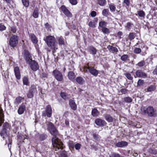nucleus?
Wrapping results in <instances>:
<instances>
[{
    "label": "nucleus",
    "mask_w": 157,
    "mask_h": 157,
    "mask_svg": "<svg viewBox=\"0 0 157 157\" xmlns=\"http://www.w3.org/2000/svg\"><path fill=\"white\" fill-rule=\"evenodd\" d=\"M65 124L66 125L68 126L69 124V123L68 120H66L65 121Z\"/></svg>",
    "instance_id": "obj_64"
},
{
    "label": "nucleus",
    "mask_w": 157,
    "mask_h": 157,
    "mask_svg": "<svg viewBox=\"0 0 157 157\" xmlns=\"http://www.w3.org/2000/svg\"><path fill=\"white\" fill-rule=\"evenodd\" d=\"M92 115L93 117H97L99 114V112L96 109H94L91 112Z\"/></svg>",
    "instance_id": "obj_29"
},
{
    "label": "nucleus",
    "mask_w": 157,
    "mask_h": 157,
    "mask_svg": "<svg viewBox=\"0 0 157 157\" xmlns=\"http://www.w3.org/2000/svg\"><path fill=\"white\" fill-rule=\"evenodd\" d=\"M69 104L71 108L73 110H76L77 109V106L74 101L71 99L69 101Z\"/></svg>",
    "instance_id": "obj_16"
},
{
    "label": "nucleus",
    "mask_w": 157,
    "mask_h": 157,
    "mask_svg": "<svg viewBox=\"0 0 157 157\" xmlns=\"http://www.w3.org/2000/svg\"><path fill=\"white\" fill-rule=\"evenodd\" d=\"M63 144L62 142V148L59 146H56V147H54L56 151H58V150L60 149L59 151L57 152L56 155V157H68L67 154L66 152L63 150H62L63 149Z\"/></svg>",
    "instance_id": "obj_4"
},
{
    "label": "nucleus",
    "mask_w": 157,
    "mask_h": 157,
    "mask_svg": "<svg viewBox=\"0 0 157 157\" xmlns=\"http://www.w3.org/2000/svg\"><path fill=\"white\" fill-rule=\"evenodd\" d=\"M67 76L70 80L73 81L75 80L76 75L73 72L70 71L68 73Z\"/></svg>",
    "instance_id": "obj_17"
},
{
    "label": "nucleus",
    "mask_w": 157,
    "mask_h": 157,
    "mask_svg": "<svg viewBox=\"0 0 157 157\" xmlns=\"http://www.w3.org/2000/svg\"><path fill=\"white\" fill-rule=\"evenodd\" d=\"M96 23L94 21H90L88 23L89 26L91 28H94L96 27Z\"/></svg>",
    "instance_id": "obj_40"
},
{
    "label": "nucleus",
    "mask_w": 157,
    "mask_h": 157,
    "mask_svg": "<svg viewBox=\"0 0 157 157\" xmlns=\"http://www.w3.org/2000/svg\"><path fill=\"white\" fill-rule=\"evenodd\" d=\"M34 94H33L31 91L29 90L27 93V98H31L33 97Z\"/></svg>",
    "instance_id": "obj_39"
},
{
    "label": "nucleus",
    "mask_w": 157,
    "mask_h": 157,
    "mask_svg": "<svg viewBox=\"0 0 157 157\" xmlns=\"http://www.w3.org/2000/svg\"><path fill=\"white\" fill-rule=\"evenodd\" d=\"M24 99V98L21 96H19L17 97L14 101V103L15 105L17 106L22 101V100Z\"/></svg>",
    "instance_id": "obj_18"
},
{
    "label": "nucleus",
    "mask_w": 157,
    "mask_h": 157,
    "mask_svg": "<svg viewBox=\"0 0 157 157\" xmlns=\"http://www.w3.org/2000/svg\"><path fill=\"white\" fill-rule=\"evenodd\" d=\"M24 57L28 63L33 60L31 55L28 51H24Z\"/></svg>",
    "instance_id": "obj_10"
},
{
    "label": "nucleus",
    "mask_w": 157,
    "mask_h": 157,
    "mask_svg": "<svg viewBox=\"0 0 157 157\" xmlns=\"http://www.w3.org/2000/svg\"><path fill=\"white\" fill-rule=\"evenodd\" d=\"M144 80L141 79H139L137 82V85L140 86L144 84Z\"/></svg>",
    "instance_id": "obj_55"
},
{
    "label": "nucleus",
    "mask_w": 157,
    "mask_h": 157,
    "mask_svg": "<svg viewBox=\"0 0 157 157\" xmlns=\"http://www.w3.org/2000/svg\"><path fill=\"white\" fill-rule=\"evenodd\" d=\"M95 123L97 125L100 127H103L106 124L104 120L100 118L96 119L95 120Z\"/></svg>",
    "instance_id": "obj_12"
},
{
    "label": "nucleus",
    "mask_w": 157,
    "mask_h": 157,
    "mask_svg": "<svg viewBox=\"0 0 157 157\" xmlns=\"http://www.w3.org/2000/svg\"><path fill=\"white\" fill-rule=\"evenodd\" d=\"M14 72L16 78L18 79H19L21 78V74L18 67H16L14 68Z\"/></svg>",
    "instance_id": "obj_14"
},
{
    "label": "nucleus",
    "mask_w": 157,
    "mask_h": 157,
    "mask_svg": "<svg viewBox=\"0 0 157 157\" xmlns=\"http://www.w3.org/2000/svg\"><path fill=\"white\" fill-rule=\"evenodd\" d=\"M109 10L108 9H104L103 10L102 14L104 16L106 17L108 15Z\"/></svg>",
    "instance_id": "obj_42"
},
{
    "label": "nucleus",
    "mask_w": 157,
    "mask_h": 157,
    "mask_svg": "<svg viewBox=\"0 0 157 157\" xmlns=\"http://www.w3.org/2000/svg\"><path fill=\"white\" fill-rule=\"evenodd\" d=\"M52 114V109L51 106L48 105L46 108V111L42 112V116L44 117L47 116L50 117L51 116Z\"/></svg>",
    "instance_id": "obj_8"
},
{
    "label": "nucleus",
    "mask_w": 157,
    "mask_h": 157,
    "mask_svg": "<svg viewBox=\"0 0 157 157\" xmlns=\"http://www.w3.org/2000/svg\"><path fill=\"white\" fill-rule=\"evenodd\" d=\"M140 110L142 113L147 114L149 117L155 116L157 114L156 110H155L153 107L149 106L146 108L142 106Z\"/></svg>",
    "instance_id": "obj_3"
},
{
    "label": "nucleus",
    "mask_w": 157,
    "mask_h": 157,
    "mask_svg": "<svg viewBox=\"0 0 157 157\" xmlns=\"http://www.w3.org/2000/svg\"><path fill=\"white\" fill-rule=\"evenodd\" d=\"M29 36L32 41L33 44H36L37 43V40L34 34H29Z\"/></svg>",
    "instance_id": "obj_19"
},
{
    "label": "nucleus",
    "mask_w": 157,
    "mask_h": 157,
    "mask_svg": "<svg viewBox=\"0 0 157 157\" xmlns=\"http://www.w3.org/2000/svg\"><path fill=\"white\" fill-rule=\"evenodd\" d=\"M28 63L31 68L34 71H36L39 68L38 63L35 60H33Z\"/></svg>",
    "instance_id": "obj_9"
},
{
    "label": "nucleus",
    "mask_w": 157,
    "mask_h": 157,
    "mask_svg": "<svg viewBox=\"0 0 157 157\" xmlns=\"http://www.w3.org/2000/svg\"><path fill=\"white\" fill-rule=\"evenodd\" d=\"M47 137L46 135L42 134L40 136V139L41 140H45Z\"/></svg>",
    "instance_id": "obj_52"
},
{
    "label": "nucleus",
    "mask_w": 157,
    "mask_h": 157,
    "mask_svg": "<svg viewBox=\"0 0 157 157\" xmlns=\"http://www.w3.org/2000/svg\"><path fill=\"white\" fill-rule=\"evenodd\" d=\"M23 84L24 85H27L29 83L28 78L26 77H24L23 79Z\"/></svg>",
    "instance_id": "obj_43"
},
{
    "label": "nucleus",
    "mask_w": 157,
    "mask_h": 157,
    "mask_svg": "<svg viewBox=\"0 0 157 157\" xmlns=\"http://www.w3.org/2000/svg\"><path fill=\"white\" fill-rule=\"evenodd\" d=\"M48 126V129L50 133L54 136L52 139V143L53 146L56 147L59 145L62 148V142L56 136L58 134V131L56 129L54 124L51 122H46Z\"/></svg>",
    "instance_id": "obj_1"
},
{
    "label": "nucleus",
    "mask_w": 157,
    "mask_h": 157,
    "mask_svg": "<svg viewBox=\"0 0 157 157\" xmlns=\"http://www.w3.org/2000/svg\"><path fill=\"white\" fill-rule=\"evenodd\" d=\"M107 23L105 21H101L99 22V25L100 27L102 28L105 27Z\"/></svg>",
    "instance_id": "obj_36"
},
{
    "label": "nucleus",
    "mask_w": 157,
    "mask_h": 157,
    "mask_svg": "<svg viewBox=\"0 0 157 157\" xmlns=\"http://www.w3.org/2000/svg\"><path fill=\"white\" fill-rule=\"evenodd\" d=\"M60 8L63 13L67 16L70 17H72V14L64 6H62Z\"/></svg>",
    "instance_id": "obj_11"
},
{
    "label": "nucleus",
    "mask_w": 157,
    "mask_h": 157,
    "mask_svg": "<svg viewBox=\"0 0 157 157\" xmlns=\"http://www.w3.org/2000/svg\"><path fill=\"white\" fill-rule=\"evenodd\" d=\"M145 63L144 61L142 60L139 62L136 65L138 66L139 67H142L145 65Z\"/></svg>",
    "instance_id": "obj_45"
},
{
    "label": "nucleus",
    "mask_w": 157,
    "mask_h": 157,
    "mask_svg": "<svg viewBox=\"0 0 157 157\" xmlns=\"http://www.w3.org/2000/svg\"><path fill=\"white\" fill-rule=\"evenodd\" d=\"M107 48L110 52L112 53L117 52H118V50L117 48L113 47L112 46L108 45Z\"/></svg>",
    "instance_id": "obj_23"
},
{
    "label": "nucleus",
    "mask_w": 157,
    "mask_h": 157,
    "mask_svg": "<svg viewBox=\"0 0 157 157\" xmlns=\"http://www.w3.org/2000/svg\"><path fill=\"white\" fill-rule=\"evenodd\" d=\"M84 70L86 72L88 70L90 73L92 75L96 76L98 74V71L93 67H90L89 66L84 67Z\"/></svg>",
    "instance_id": "obj_6"
},
{
    "label": "nucleus",
    "mask_w": 157,
    "mask_h": 157,
    "mask_svg": "<svg viewBox=\"0 0 157 157\" xmlns=\"http://www.w3.org/2000/svg\"><path fill=\"white\" fill-rule=\"evenodd\" d=\"M6 29V27L2 24L0 23V31H2Z\"/></svg>",
    "instance_id": "obj_54"
},
{
    "label": "nucleus",
    "mask_w": 157,
    "mask_h": 157,
    "mask_svg": "<svg viewBox=\"0 0 157 157\" xmlns=\"http://www.w3.org/2000/svg\"><path fill=\"white\" fill-rule=\"evenodd\" d=\"M132 25V24H131L130 22H128L127 23L126 27L128 29H130L131 28V25Z\"/></svg>",
    "instance_id": "obj_61"
},
{
    "label": "nucleus",
    "mask_w": 157,
    "mask_h": 157,
    "mask_svg": "<svg viewBox=\"0 0 157 157\" xmlns=\"http://www.w3.org/2000/svg\"><path fill=\"white\" fill-rule=\"evenodd\" d=\"M44 40L48 46L51 48L55 50L58 49L57 44L56 43L55 38L53 36H48L44 38Z\"/></svg>",
    "instance_id": "obj_2"
},
{
    "label": "nucleus",
    "mask_w": 157,
    "mask_h": 157,
    "mask_svg": "<svg viewBox=\"0 0 157 157\" xmlns=\"http://www.w3.org/2000/svg\"><path fill=\"white\" fill-rule=\"evenodd\" d=\"M52 75L57 81L61 82L63 80V75L59 71L57 70H54L52 72Z\"/></svg>",
    "instance_id": "obj_5"
},
{
    "label": "nucleus",
    "mask_w": 157,
    "mask_h": 157,
    "mask_svg": "<svg viewBox=\"0 0 157 157\" xmlns=\"http://www.w3.org/2000/svg\"><path fill=\"white\" fill-rule=\"evenodd\" d=\"M39 14V9L37 7H36L34 10L33 16L34 18H37L38 17Z\"/></svg>",
    "instance_id": "obj_27"
},
{
    "label": "nucleus",
    "mask_w": 157,
    "mask_h": 157,
    "mask_svg": "<svg viewBox=\"0 0 157 157\" xmlns=\"http://www.w3.org/2000/svg\"><path fill=\"white\" fill-rule=\"evenodd\" d=\"M9 127V124L8 123H5L3 124V128H5L6 129V130L7 128H8Z\"/></svg>",
    "instance_id": "obj_58"
},
{
    "label": "nucleus",
    "mask_w": 157,
    "mask_h": 157,
    "mask_svg": "<svg viewBox=\"0 0 157 157\" xmlns=\"http://www.w3.org/2000/svg\"><path fill=\"white\" fill-rule=\"evenodd\" d=\"M109 8L110 11L111 12H114L116 11L118 13L120 11V10H116V7L113 4H109Z\"/></svg>",
    "instance_id": "obj_25"
},
{
    "label": "nucleus",
    "mask_w": 157,
    "mask_h": 157,
    "mask_svg": "<svg viewBox=\"0 0 157 157\" xmlns=\"http://www.w3.org/2000/svg\"><path fill=\"white\" fill-rule=\"evenodd\" d=\"M136 75L137 77L139 78H145L147 76V74L140 70H137L136 72Z\"/></svg>",
    "instance_id": "obj_13"
},
{
    "label": "nucleus",
    "mask_w": 157,
    "mask_h": 157,
    "mask_svg": "<svg viewBox=\"0 0 157 157\" xmlns=\"http://www.w3.org/2000/svg\"><path fill=\"white\" fill-rule=\"evenodd\" d=\"M102 31L103 33H105L108 34L109 33V29L105 27L102 29Z\"/></svg>",
    "instance_id": "obj_47"
},
{
    "label": "nucleus",
    "mask_w": 157,
    "mask_h": 157,
    "mask_svg": "<svg viewBox=\"0 0 157 157\" xmlns=\"http://www.w3.org/2000/svg\"><path fill=\"white\" fill-rule=\"evenodd\" d=\"M88 51L90 54L95 55L96 54L97 50L94 47L92 46L89 47L88 48Z\"/></svg>",
    "instance_id": "obj_22"
},
{
    "label": "nucleus",
    "mask_w": 157,
    "mask_h": 157,
    "mask_svg": "<svg viewBox=\"0 0 157 157\" xmlns=\"http://www.w3.org/2000/svg\"><path fill=\"white\" fill-rule=\"evenodd\" d=\"M123 33L121 32H119L117 33V35L118 36H119L120 39L121 38V36L122 35Z\"/></svg>",
    "instance_id": "obj_62"
},
{
    "label": "nucleus",
    "mask_w": 157,
    "mask_h": 157,
    "mask_svg": "<svg viewBox=\"0 0 157 157\" xmlns=\"http://www.w3.org/2000/svg\"><path fill=\"white\" fill-rule=\"evenodd\" d=\"M106 3L105 0H98V4L101 6H104Z\"/></svg>",
    "instance_id": "obj_32"
},
{
    "label": "nucleus",
    "mask_w": 157,
    "mask_h": 157,
    "mask_svg": "<svg viewBox=\"0 0 157 157\" xmlns=\"http://www.w3.org/2000/svg\"><path fill=\"white\" fill-rule=\"evenodd\" d=\"M60 95L61 98H62L64 99H67L69 98V95H68L65 93L63 92H61L60 93Z\"/></svg>",
    "instance_id": "obj_30"
},
{
    "label": "nucleus",
    "mask_w": 157,
    "mask_h": 157,
    "mask_svg": "<svg viewBox=\"0 0 157 157\" xmlns=\"http://www.w3.org/2000/svg\"><path fill=\"white\" fill-rule=\"evenodd\" d=\"M153 73L154 75H157V66L156 68L153 71Z\"/></svg>",
    "instance_id": "obj_63"
},
{
    "label": "nucleus",
    "mask_w": 157,
    "mask_h": 157,
    "mask_svg": "<svg viewBox=\"0 0 157 157\" xmlns=\"http://www.w3.org/2000/svg\"><path fill=\"white\" fill-rule=\"evenodd\" d=\"M129 39L130 40H132L134 38V34L133 33H131L129 35Z\"/></svg>",
    "instance_id": "obj_56"
},
{
    "label": "nucleus",
    "mask_w": 157,
    "mask_h": 157,
    "mask_svg": "<svg viewBox=\"0 0 157 157\" xmlns=\"http://www.w3.org/2000/svg\"><path fill=\"white\" fill-rule=\"evenodd\" d=\"M124 101L127 103H130L132 101V99L130 97H128L124 98Z\"/></svg>",
    "instance_id": "obj_38"
},
{
    "label": "nucleus",
    "mask_w": 157,
    "mask_h": 157,
    "mask_svg": "<svg viewBox=\"0 0 157 157\" xmlns=\"http://www.w3.org/2000/svg\"><path fill=\"white\" fill-rule=\"evenodd\" d=\"M90 15L92 17H95L96 15V12L95 11H93L91 12Z\"/></svg>",
    "instance_id": "obj_59"
},
{
    "label": "nucleus",
    "mask_w": 157,
    "mask_h": 157,
    "mask_svg": "<svg viewBox=\"0 0 157 157\" xmlns=\"http://www.w3.org/2000/svg\"><path fill=\"white\" fill-rule=\"evenodd\" d=\"M141 52V49L138 48H135L134 50V52L136 54H139Z\"/></svg>",
    "instance_id": "obj_48"
},
{
    "label": "nucleus",
    "mask_w": 157,
    "mask_h": 157,
    "mask_svg": "<svg viewBox=\"0 0 157 157\" xmlns=\"http://www.w3.org/2000/svg\"><path fill=\"white\" fill-rule=\"evenodd\" d=\"M123 2L127 6H129L130 5V1L129 0H124Z\"/></svg>",
    "instance_id": "obj_57"
},
{
    "label": "nucleus",
    "mask_w": 157,
    "mask_h": 157,
    "mask_svg": "<svg viewBox=\"0 0 157 157\" xmlns=\"http://www.w3.org/2000/svg\"><path fill=\"white\" fill-rule=\"evenodd\" d=\"M70 2L72 5H76L78 2L77 0H69Z\"/></svg>",
    "instance_id": "obj_53"
},
{
    "label": "nucleus",
    "mask_w": 157,
    "mask_h": 157,
    "mask_svg": "<svg viewBox=\"0 0 157 157\" xmlns=\"http://www.w3.org/2000/svg\"><path fill=\"white\" fill-rule=\"evenodd\" d=\"M128 58V56L127 55H124L121 57V59L123 61H126Z\"/></svg>",
    "instance_id": "obj_44"
},
{
    "label": "nucleus",
    "mask_w": 157,
    "mask_h": 157,
    "mask_svg": "<svg viewBox=\"0 0 157 157\" xmlns=\"http://www.w3.org/2000/svg\"><path fill=\"white\" fill-rule=\"evenodd\" d=\"M29 90L34 94H36L37 93L36 86L34 85L31 86Z\"/></svg>",
    "instance_id": "obj_24"
},
{
    "label": "nucleus",
    "mask_w": 157,
    "mask_h": 157,
    "mask_svg": "<svg viewBox=\"0 0 157 157\" xmlns=\"http://www.w3.org/2000/svg\"><path fill=\"white\" fill-rule=\"evenodd\" d=\"M121 92L123 94H125L127 92V90L125 89H122L120 90Z\"/></svg>",
    "instance_id": "obj_60"
},
{
    "label": "nucleus",
    "mask_w": 157,
    "mask_h": 157,
    "mask_svg": "<svg viewBox=\"0 0 157 157\" xmlns=\"http://www.w3.org/2000/svg\"><path fill=\"white\" fill-rule=\"evenodd\" d=\"M128 145V143L126 141H121L118 142L116 144V146L119 147H122L126 146Z\"/></svg>",
    "instance_id": "obj_20"
},
{
    "label": "nucleus",
    "mask_w": 157,
    "mask_h": 157,
    "mask_svg": "<svg viewBox=\"0 0 157 157\" xmlns=\"http://www.w3.org/2000/svg\"><path fill=\"white\" fill-rule=\"evenodd\" d=\"M57 39L59 44L61 45L64 44V42L63 38L60 37H58L57 38Z\"/></svg>",
    "instance_id": "obj_31"
},
{
    "label": "nucleus",
    "mask_w": 157,
    "mask_h": 157,
    "mask_svg": "<svg viewBox=\"0 0 157 157\" xmlns=\"http://www.w3.org/2000/svg\"><path fill=\"white\" fill-rule=\"evenodd\" d=\"M9 44L10 45L13 47L16 46L18 44L17 36L15 35L13 36L10 39Z\"/></svg>",
    "instance_id": "obj_7"
},
{
    "label": "nucleus",
    "mask_w": 157,
    "mask_h": 157,
    "mask_svg": "<svg viewBox=\"0 0 157 157\" xmlns=\"http://www.w3.org/2000/svg\"><path fill=\"white\" fill-rule=\"evenodd\" d=\"M119 154L117 153H113L110 155V157H120Z\"/></svg>",
    "instance_id": "obj_51"
},
{
    "label": "nucleus",
    "mask_w": 157,
    "mask_h": 157,
    "mask_svg": "<svg viewBox=\"0 0 157 157\" xmlns=\"http://www.w3.org/2000/svg\"><path fill=\"white\" fill-rule=\"evenodd\" d=\"M81 147V144L79 143H77L76 144L74 145V147L76 150H79Z\"/></svg>",
    "instance_id": "obj_49"
},
{
    "label": "nucleus",
    "mask_w": 157,
    "mask_h": 157,
    "mask_svg": "<svg viewBox=\"0 0 157 157\" xmlns=\"http://www.w3.org/2000/svg\"><path fill=\"white\" fill-rule=\"evenodd\" d=\"M23 5L25 7H28L29 5L28 0H22Z\"/></svg>",
    "instance_id": "obj_41"
},
{
    "label": "nucleus",
    "mask_w": 157,
    "mask_h": 157,
    "mask_svg": "<svg viewBox=\"0 0 157 157\" xmlns=\"http://www.w3.org/2000/svg\"><path fill=\"white\" fill-rule=\"evenodd\" d=\"M156 87L154 85L150 86L147 89L146 92H151L154 91Z\"/></svg>",
    "instance_id": "obj_33"
},
{
    "label": "nucleus",
    "mask_w": 157,
    "mask_h": 157,
    "mask_svg": "<svg viewBox=\"0 0 157 157\" xmlns=\"http://www.w3.org/2000/svg\"><path fill=\"white\" fill-rule=\"evenodd\" d=\"M76 81L78 84L82 85L85 82L84 79L82 77H78L76 78Z\"/></svg>",
    "instance_id": "obj_28"
},
{
    "label": "nucleus",
    "mask_w": 157,
    "mask_h": 157,
    "mask_svg": "<svg viewBox=\"0 0 157 157\" xmlns=\"http://www.w3.org/2000/svg\"><path fill=\"white\" fill-rule=\"evenodd\" d=\"M124 75L129 80H132L133 79V77L131 76V75L128 72H126L124 74Z\"/></svg>",
    "instance_id": "obj_37"
},
{
    "label": "nucleus",
    "mask_w": 157,
    "mask_h": 157,
    "mask_svg": "<svg viewBox=\"0 0 157 157\" xmlns=\"http://www.w3.org/2000/svg\"><path fill=\"white\" fill-rule=\"evenodd\" d=\"M136 16H139L141 19L144 18L145 16L144 12L142 10H139L137 11V13H135Z\"/></svg>",
    "instance_id": "obj_21"
},
{
    "label": "nucleus",
    "mask_w": 157,
    "mask_h": 157,
    "mask_svg": "<svg viewBox=\"0 0 157 157\" xmlns=\"http://www.w3.org/2000/svg\"><path fill=\"white\" fill-rule=\"evenodd\" d=\"M6 129L5 128H3L1 132H0L1 136H3V138H4L5 136H6Z\"/></svg>",
    "instance_id": "obj_35"
},
{
    "label": "nucleus",
    "mask_w": 157,
    "mask_h": 157,
    "mask_svg": "<svg viewBox=\"0 0 157 157\" xmlns=\"http://www.w3.org/2000/svg\"><path fill=\"white\" fill-rule=\"evenodd\" d=\"M25 103H23L20 105L17 111L18 113L19 114H23L25 110Z\"/></svg>",
    "instance_id": "obj_15"
},
{
    "label": "nucleus",
    "mask_w": 157,
    "mask_h": 157,
    "mask_svg": "<svg viewBox=\"0 0 157 157\" xmlns=\"http://www.w3.org/2000/svg\"><path fill=\"white\" fill-rule=\"evenodd\" d=\"M10 30L11 32L15 33L16 32V29L15 27L12 26L10 27Z\"/></svg>",
    "instance_id": "obj_50"
},
{
    "label": "nucleus",
    "mask_w": 157,
    "mask_h": 157,
    "mask_svg": "<svg viewBox=\"0 0 157 157\" xmlns=\"http://www.w3.org/2000/svg\"><path fill=\"white\" fill-rule=\"evenodd\" d=\"M105 119L108 122H111L113 121V118L110 115L105 114L104 115Z\"/></svg>",
    "instance_id": "obj_26"
},
{
    "label": "nucleus",
    "mask_w": 157,
    "mask_h": 157,
    "mask_svg": "<svg viewBox=\"0 0 157 157\" xmlns=\"http://www.w3.org/2000/svg\"><path fill=\"white\" fill-rule=\"evenodd\" d=\"M3 114L2 113V110L0 111V126L2 124L4 120L3 119Z\"/></svg>",
    "instance_id": "obj_34"
},
{
    "label": "nucleus",
    "mask_w": 157,
    "mask_h": 157,
    "mask_svg": "<svg viewBox=\"0 0 157 157\" xmlns=\"http://www.w3.org/2000/svg\"><path fill=\"white\" fill-rule=\"evenodd\" d=\"M68 145L70 148H73L74 147L75 144L73 141H69Z\"/></svg>",
    "instance_id": "obj_46"
}]
</instances>
